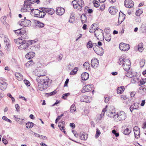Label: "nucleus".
I'll use <instances>...</instances> for the list:
<instances>
[{"instance_id": "obj_39", "label": "nucleus", "mask_w": 146, "mask_h": 146, "mask_svg": "<svg viewBox=\"0 0 146 146\" xmlns=\"http://www.w3.org/2000/svg\"><path fill=\"white\" fill-rule=\"evenodd\" d=\"M124 61V58L122 57V56H121L119 58L117 63L119 65L122 64V66H123V63Z\"/></svg>"}, {"instance_id": "obj_2", "label": "nucleus", "mask_w": 146, "mask_h": 146, "mask_svg": "<svg viewBox=\"0 0 146 146\" xmlns=\"http://www.w3.org/2000/svg\"><path fill=\"white\" fill-rule=\"evenodd\" d=\"M37 78H40V81L44 86L46 85V87L47 88L51 84L52 80L46 76H44L43 77H37Z\"/></svg>"}, {"instance_id": "obj_33", "label": "nucleus", "mask_w": 146, "mask_h": 146, "mask_svg": "<svg viewBox=\"0 0 146 146\" xmlns=\"http://www.w3.org/2000/svg\"><path fill=\"white\" fill-rule=\"evenodd\" d=\"M124 89L125 88L123 86L118 87L117 89V94H120L122 93L123 92Z\"/></svg>"}, {"instance_id": "obj_44", "label": "nucleus", "mask_w": 146, "mask_h": 146, "mask_svg": "<svg viewBox=\"0 0 146 146\" xmlns=\"http://www.w3.org/2000/svg\"><path fill=\"white\" fill-rule=\"evenodd\" d=\"M72 3L73 6V7L75 9H76L78 7V2L75 0L72 1Z\"/></svg>"}, {"instance_id": "obj_32", "label": "nucleus", "mask_w": 146, "mask_h": 146, "mask_svg": "<svg viewBox=\"0 0 146 146\" xmlns=\"http://www.w3.org/2000/svg\"><path fill=\"white\" fill-rule=\"evenodd\" d=\"M38 15L37 17L39 18H43L46 15L45 12L42 11H41L40 10V12L38 13Z\"/></svg>"}, {"instance_id": "obj_11", "label": "nucleus", "mask_w": 146, "mask_h": 146, "mask_svg": "<svg viewBox=\"0 0 146 146\" xmlns=\"http://www.w3.org/2000/svg\"><path fill=\"white\" fill-rule=\"evenodd\" d=\"M99 64V60L97 58L92 59L91 61V64L92 68H97Z\"/></svg>"}, {"instance_id": "obj_25", "label": "nucleus", "mask_w": 146, "mask_h": 146, "mask_svg": "<svg viewBox=\"0 0 146 146\" xmlns=\"http://www.w3.org/2000/svg\"><path fill=\"white\" fill-rule=\"evenodd\" d=\"M139 92L143 95L146 94V86H144L140 87L139 88Z\"/></svg>"}, {"instance_id": "obj_47", "label": "nucleus", "mask_w": 146, "mask_h": 146, "mask_svg": "<svg viewBox=\"0 0 146 146\" xmlns=\"http://www.w3.org/2000/svg\"><path fill=\"white\" fill-rule=\"evenodd\" d=\"M130 60L128 59H126L124 60V61L123 62V65H130Z\"/></svg>"}, {"instance_id": "obj_62", "label": "nucleus", "mask_w": 146, "mask_h": 146, "mask_svg": "<svg viewBox=\"0 0 146 146\" xmlns=\"http://www.w3.org/2000/svg\"><path fill=\"white\" fill-rule=\"evenodd\" d=\"M15 107L16 108V110L18 112L19 111V106L18 104H16L15 105Z\"/></svg>"}, {"instance_id": "obj_40", "label": "nucleus", "mask_w": 146, "mask_h": 146, "mask_svg": "<svg viewBox=\"0 0 146 146\" xmlns=\"http://www.w3.org/2000/svg\"><path fill=\"white\" fill-rule=\"evenodd\" d=\"M125 76L129 78H131L133 77V75L131 72L128 71L125 74Z\"/></svg>"}, {"instance_id": "obj_53", "label": "nucleus", "mask_w": 146, "mask_h": 146, "mask_svg": "<svg viewBox=\"0 0 146 146\" xmlns=\"http://www.w3.org/2000/svg\"><path fill=\"white\" fill-rule=\"evenodd\" d=\"M93 3L94 6L96 7H98L100 6V5L98 3V2L96 1H93Z\"/></svg>"}, {"instance_id": "obj_28", "label": "nucleus", "mask_w": 146, "mask_h": 146, "mask_svg": "<svg viewBox=\"0 0 146 146\" xmlns=\"http://www.w3.org/2000/svg\"><path fill=\"white\" fill-rule=\"evenodd\" d=\"M89 76V74L87 72L82 73L81 75L82 79L84 80H87Z\"/></svg>"}, {"instance_id": "obj_23", "label": "nucleus", "mask_w": 146, "mask_h": 146, "mask_svg": "<svg viewBox=\"0 0 146 146\" xmlns=\"http://www.w3.org/2000/svg\"><path fill=\"white\" fill-rule=\"evenodd\" d=\"M90 96H84L81 97L80 98V100L81 102H90V101L89 100V99L90 98Z\"/></svg>"}, {"instance_id": "obj_60", "label": "nucleus", "mask_w": 146, "mask_h": 146, "mask_svg": "<svg viewBox=\"0 0 146 146\" xmlns=\"http://www.w3.org/2000/svg\"><path fill=\"white\" fill-rule=\"evenodd\" d=\"M100 134V131L98 129H97V131H96V133L95 135L96 137H99Z\"/></svg>"}, {"instance_id": "obj_31", "label": "nucleus", "mask_w": 146, "mask_h": 146, "mask_svg": "<svg viewBox=\"0 0 146 146\" xmlns=\"http://www.w3.org/2000/svg\"><path fill=\"white\" fill-rule=\"evenodd\" d=\"M143 43L141 42L138 45V50L139 52H142V51H143L144 49V48L143 46Z\"/></svg>"}, {"instance_id": "obj_9", "label": "nucleus", "mask_w": 146, "mask_h": 146, "mask_svg": "<svg viewBox=\"0 0 146 146\" xmlns=\"http://www.w3.org/2000/svg\"><path fill=\"white\" fill-rule=\"evenodd\" d=\"M29 47L28 42L27 41H26L25 42H24V43H23L19 46L18 48L21 50H26L27 51H28V50L29 49H28Z\"/></svg>"}, {"instance_id": "obj_43", "label": "nucleus", "mask_w": 146, "mask_h": 146, "mask_svg": "<svg viewBox=\"0 0 146 146\" xmlns=\"http://www.w3.org/2000/svg\"><path fill=\"white\" fill-rule=\"evenodd\" d=\"M78 68L76 67L75 68L72 70V71H71V72H70V75H74L75 74L78 70Z\"/></svg>"}, {"instance_id": "obj_3", "label": "nucleus", "mask_w": 146, "mask_h": 146, "mask_svg": "<svg viewBox=\"0 0 146 146\" xmlns=\"http://www.w3.org/2000/svg\"><path fill=\"white\" fill-rule=\"evenodd\" d=\"M24 19L19 21L18 22V24L22 26L25 27L30 26L31 25V21L29 20L25 19V17Z\"/></svg>"}, {"instance_id": "obj_58", "label": "nucleus", "mask_w": 146, "mask_h": 146, "mask_svg": "<svg viewBox=\"0 0 146 146\" xmlns=\"http://www.w3.org/2000/svg\"><path fill=\"white\" fill-rule=\"evenodd\" d=\"M95 24H94L92 25V28L89 31L90 33H93V32L94 33V31H95V28H93V27L94 26V25Z\"/></svg>"}, {"instance_id": "obj_57", "label": "nucleus", "mask_w": 146, "mask_h": 146, "mask_svg": "<svg viewBox=\"0 0 146 146\" xmlns=\"http://www.w3.org/2000/svg\"><path fill=\"white\" fill-rule=\"evenodd\" d=\"M112 133L114 134L116 137H118L119 135V133H117L115 129L113 130L112 131Z\"/></svg>"}, {"instance_id": "obj_27", "label": "nucleus", "mask_w": 146, "mask_h": 146, "mask_svg": "<svg viewBox=\"0 0 146 146\" xmlns=\"http://www.w3.org/2000/svg\"><path fill=\"white\" fill-rule=\"evenodd\" d=\"M80 137L81 140H86L88 138V135L83 132H81L80 133Z\"/></svg>"}, {"instance_id": "obj_5", "label": "nucleus", "mask_w": 146, "mask_h": 146, "mask_svg": "<svg viewBox=\"0 0 146 146\" xmlns=\"http://www.w3.org/2000/svg\"><path fill=\"white\" fill-rule=\"evenodd\" d=\"M130 47L129 45L128 44L121 43L119 44V48L121 51H127L129 49Z\"/></svg>"}, {"instance_id": "obj_24", "label": "nucleus", "mask_w": 146, "mask_h": 146, "mask_svg": "<svg viewBox=\"0 0 146 146\" xmlns=\"http://www.w3.org/2000/svg\"><path fill=\"white\" fill-rule=\"evenodd\" d=\"M25 4L26 6V8L28 6H31V4L34 3H36L35 0H27L25 1Z\"/></svg>"}, {"instance_id": "obj_64", "label": "nucleus", "mask_w": 146, "mask_h": 146, "mask_svg": "<svg viewBox=\"0 0 146 146\" xmlns=\"http://www.w3.org/2000/svg\"><path fill=\"white\" fill-rule=\"evenodd\" d=\"M29 45H31L34 43H35L36 41H35V40H31L27 41Z\"/></svg>"}, {"instance_id": "obj_29", "label": "nucleus", "mask_w": 146, "mask_h": 146, "mask_svg": "<svg viewBox=\"0 0 146 146\" xmlns=\"http://www.w3.org/2000/svg\"><path fill=\"white\" fill-rule=\"evenodd\" d=\"M15 75L16 78L19 80L21 81L23 79V76L22 75L18 72L15 74Z\"/></svg>"}, {"instance_id": "obj_42", "label": "nucleus", "mask_w": 146, "mask_h": 146, "mask_svg": "<svg viewBox=\"0 0 146 146\" xmlns=\"http://www.w3.org/2000/svg\"><path fill=\"white\" fill-rule=\"evenodd\" d=\"M33 125L34 123H33L30 122H29L26 124V127L28 128L33 127Z\"/></svg>"}, {"instance_id": "obj_19", "label": "nucleus", "mask_w": 146, "mask_h": 146, "mask_svg": "<svg viewBox=\"0 0 146 146\" xmlns=\"http://www.w3.org/2000/svg\"><path fill=\"white\" fill-rule=\"evenodd\" d=\"M139 104L138 103H134L130 107V110L131 112L134 110L138 109L139 107Z\"/></svg>"}, {"instance_id": "obj_54", "label": "nucleus", "mask_w": 146, "mask_h": 146, "mask_svg": "<svg viewBox=\"0 0 146 146\" xmlns=\"http://www.w3.org/2000/svg\"><path fill=\"white\" fill-rule=\"evenodd\" d=\"M2 119L3 120H5L6 121L9 123H11L12 121L10 119L7 118L6 116H3L2 117Z\"/></svg>"}, {"instance_id": "obj_38", "label": "nucleus", "mask_w": 146, "mask_h": 146, "mask_svg": "<svg viewBox=\"0 0 146 146\" xmlns=\"http://www.w3.org/2000/svg\"><path fill=\"white\" fill-rule=\"evenodd\" d=\"M106 114L107 115L109 116L110 117H114V115H116L115 114V112H111V111H109V112H107L106 113Z\"/></svg>"}, {"instance_id": "obj_13", "label": "nucleus", "mask_w": 146, "mask_h": 146, "mask_svg": "<svg viewBox=\"0 0 146 146\" xmlns=\"http://www.w3.org/2000/svg\"><path fill=\"white\" fill-rule=\"evenodd\" d=\"M35 74L38 77H42L44 76H46L45 73L42 70H40L38 71V69H36L35 70Z\"/></svg>"}, {"instance_id": "obj_7", "label": "nucleus", "mask_w": 146, "mask_h": 146, "mask_svg": "<svg viewBox=\"0 0 146 146\" xmlns=\"http://www.w3.org/2000/svg\"><path fill=\"white\" fill-rule=\"evenodd\" d=\"M135 137L138 139L140 136V129L137 126H135L133 128Z\"/></svg>"}, {"instance_id": "obj_15", "label": "nucleus", "mask_w": 146, "mask_h": 146, "mask_svg": "<svg viewBox=\"0 0 146 146\" xmlns=\"http://www.w3.org/2000/svg\"><path fill=\"white\" fill-rule=\"evenodd\" d=\"M125 15L122 12H120L119 13L118 17V23L119 24H121L124 20Z\"/></svg>"}, {"instance_id": "obj_18", "label": "nucleus", "mask_w": 146, "mask_h": 146, "mask_svg": "<svg viewBox=\"0 0 146 146\" xmlns=\"http://www.w3.org/2000/svg\"><path fill=\"white\" fill-rule=\"evenodd\" d=\"M109 13L112 15H115L117 12V10L114 6L110 7L109 9Z\"/></svg>"}, {"instance_id": "obj_17", "label": "nucleus", "mask_w": 146, "mask_h": 146, "mask_svg": "<svg viewBox=\"0 0 146 146\" xmlns=\"http://www.w3.org/2000/svg\"><path fill=\"white\" fill-rule=\"evenodd\" d=\"M87 47L88 48H91L92 47H97V48H99V46L97 45L96 43H92L91 41H89L87 43Z\"/></svg>"}, {"instance_id": "obj_10", "label": "nucleus", "mask_w": 146, "mask_h": 146, "mask_svg": "<svg viewBox=\"0 0 146 146\" xmlns=\"http://www.w3.org/2000/svg\"><path fill=\"white\" fill-rule=\"evenodd\" d=\"M134 3L132 0H125V5L127 8H131L134 5Z\"/></svg>"}, {"instance_id": "obj_37", "label": "nucleus", "mask_w": 146, "mask_h": 146, "mask_svg": "<svg viewBox=\"0 0 146 146\" xmlns=\"http://www.w3.org/2000/svg\"><path fill=\"white\" fill-rule=\"evenodd\" d=\"M83 66L86 70H89L90 64L88 62H86L84 64Z\"/></svg>"}, {"instance_id": "obj_49", "label": "nucleus", "mask_w": 146, "mask_h": 146, "mask_svg": "<svg viewBox=\"0 0 146 146\" xmlns=\"http://www.w3.org/2000/svg\"><path fill=\"white\" fill-rule=\"evenodd\" d=\"M122 66H123L124 69L125 71H127V70H129L130 68V65H123Z\"/></svg>"}, {"instance_id": "obj_63", "label": "nucleus", "mask_w": 146, "mask_h": 146, "mask_svg": "<svg viewBox=\"0 0 146 146\" xmlns=\"http://www.w3.org/2000/svg\"><path fill=\"white\" fill-rule=\"evenodd\" d=\"M70 93H66L65 94L63 95V96L62 97V98L64 99H66V98L67 97L70 95Z\"/></svg>"}, {"instance_id": "obj_4", "label": "nucleus", "mask_w": 146, "mask_h": 146, "mask_svg": "<svg viewBox=\"0 0 146 146\" xmlns=\"http://www.w3.org/2000/svg\"><path fill=\"white\" fill-rule=\"evenodd\" d=\"M36 80L37 81V89L39 90L42 91L46 90L47 88L46 87V85L44 86L40 81V78H36Z\"/></svg>"}, {"instance_id": "obj_26", "label": "nucleus", "mask_w": 146, "mask_h": 146, "mask_svg": "<svg viewBox=\"0 0 146 146\" xmlns=\"http://www.w3.org/2000/svg\"><path fill=\"white\" fill-rule=\"evenodd\" d=\"M35 55V54L33 52H30L28 53L25 56V57L27 59H30L33 58Z\"/></svg>"}, {"instance_id": "obj_56", "label": "nucleus", "mask_w": 146, "mask_h": 146, "mask_svg": "<svg viewBox=\"0 0 146 146\" xmlns=\"http://www.w3.org/2000/svg\"><path fill=\"white\" fill-rule=\"evenodd\" d=\"M145 64V60H141L140 62V65L141 67H143Z\"/></svg>"}, {"instance_id": "obj_6", "label": "nucleus", "mask_w": 146, "mask_h": 146, "mask_svg": "<svg viewBox=\"0 0 146 146\" xmlns=\"http://www.w3.org/2000/svg\"><path fill=\"white\" fill-rule=\"evenodd\" d=\"M94 86L92 84L86 85L83 88L81 92L83 93L90 91L92 89V88Z\"/></svg>"}, {"instance_id": "obj_45", "label": "nucleus", "mask_w": 146, "mask_h": 146, "mask_svg": "<svg viewBox=\"0 0 146 146\" xmlns=\"http://www.w3.org/2000/svg\"><path fill=\"white\" fill-rule=\"evenodd\" d=\"M131 132V130L130 129L127 128L125 129L124 131V133L125 135H128Z\"/></svg>"}, {"instance_id": "obj_30", "label": "nucleus", "mask_w": 146, "mask_h": 146, "mask_svg": "<svg viewBox=\"0 0 146 146\" xmlns=\"http://www.w3.org/2000/svg\"><path fill=\"white\" fill-rule=\"evenodd\" d=\"M26 41L24 39L21 38H18L17 40V44H21L24 42H25Z\"/></svg>"}, {"instance_id": "obj_48", "label": "nucleus", "mask_w": 146, "mask_h": 146, "mask_svg": "<svg viewBox=\"0 0 146 146\" xmlns=\"http://www.w3.org/2000/svg\"><path fill=\"white\" fill-rule=\"evenodd\" d=\"M58 127L61 130L63 131L64 133L66 134V131H65L64 127L63 126V125H61V124H58Z\"/></svg>"}, {"instance_id": "obj_8", "label": "nucleus", "mask_w": 146, "mask_h": 146, "mask_svg": "<svg viewBox=\"0 0 146 146\" xmlns=\"http://www.w3.org/2000/svg\"><path fill=\"white\" fill-rule=\"evenodd\" d=\"M93 49L96 54L100 56L102 55L104 53V51L103 48L99 46L98 48L97 47H93Z\"/></svg>"}, {"instance_id": "obj_51", "label": "nucleus", "mask_w": 146, "mask_h": 146, "mask_svg": "<svg viewBox=\"0 0 146 146\" xmlns=\"http://www.w3.org/2000/svg\"><path fill=\"white\" fill-rule=\"evenodd\" d=\"M143 13L142 10L139 9L136 12V15L138 16H139Z\"/></svg>"}, {"instance_id": "obj_41", "label": "nucleus", "mask_w": 146, "mask_h": 146, "mask_svg": "<svg viewBox=\"0 0 146 146\" xmlns=\"http://www.w3.org/2000/svg\"><path fill=\"white\" fill-rule=\"evenodd\" d=\"M36 26L38 27L39 28H42L44 26V24L40 22L37 21V23H36Z\"/></svg>"}, {"instance_id": "obj_35", "label": "nucleus", "mask_w": 146, "mask_h": 146, "mask_svg": "<svg viewBox=\"0 0 146 146\" xmlns=\"http://www.w3.org/2000/svg\"><path fill=\"white\" fill-rule=\"evenodd\" d=\"M34 64V62L32 60H31L28 61L26 64V66L27 67H29V66L33 65Z\"/></svg>"}, {"instance_id": "obj_20", "label": "nucleus", "mask_w": 146, "mask_h": 146, "mask_svg": "<svg viewBox=\"0 0 146 146\" xmlns=\"http://www.w3.org/2000/svg\"><path fill=\"white\" fill-rule=\"evenodd\" d=\"M7 86V84L6 82L3 81H0V86L1 90H5Z\"/></svg>"}, {"instance_id": "obj_46", "label": "nucleus", "mask_w": 146, "mask_h": 146, "mask_svg": "<svg viewBox=\"0 0 146 146\" xmlns=\"http://www.w3.org/2000/svg\"><path fill=\"white\" fill-rule=\"evenodd\" d=\"M78 6H79L81 9L84 4V1L82 0H79L78 1Z\"/></svg>"}, {"instance_id": "obj_16", "label": "nucleus", "mask_w": 146, "mask_h": 146, "mask_svg": "<svg viewBox=\"0 0 146 146\" xmlns=\"http://www.w3.org/2000/svg\"><path fill=\"white\" fill-rule=\"evenodd\" d=\"M103 34V31L100 29L96 28L94 31V35L97 37L100 35H102Z\"/></svg>"}, {"instance_id": "obj_61", "label": "nucleus", "mask_w": 146, "mask_h": 146, "mask_svg": "<svg viewBox=\"0 0 146 146\" xmlns=\"http://www.w3.org/2000/svg\"><path fill=\"white\" fill-rule=\"evenodd\" d=\"M141 28L142 29V31L143 32H146L145 30H146V26L145 25H143L141 26Z\"/></svg>"}, {"instance_id": "obj_1", "label": "nucleus", "mask_w": 146, "mask_h": 146, "mask_svg": "<svg viewBox=\"0 0 146 146\" xmlns=\"http://www.w3.org/2000/svg\"><path fill=\"white\" fill-rule=\"evenodd\" d=\"M114 119L117 122L124 120L126 118V115L123 111H121L114 115Z\"/></svg>"}, {"instance_id": "obj_52", "label": "nucleus", "mask_w": 146, "mask_h": 146, "mask_svg": "<svg viewBox=\"0 0 146 146\" xmlns=\"http://www.w3.org/2000/svg\"><path fill=\"white\" fill-rule=\"evenodd\" d=\"M107 107V106H106V108L103 110L101 113L100 115L101 117H103L104 115V114L105 112L106 111V108Z\"/></svg>"}, {"instance_id": "obj_22", "label": "nucleus", "mask_w": 146, "mask_h": 146, "mask_svg": "<svg viewBox=\"0 0 146 146\" xmlns=\"http://www.w3.org/2000/svg\"><path fill=\"white\" fill-rule=\"evenodd\" d=\"M31 14L33 15H34L36 17H38L40 10L37 9H31Z\"/></svg>"}, {"instance_id": "obj_55", "label": "nucleus", "mask_w": 146, "mask_h": 146, "mask_svg": "<svg viewBox=\"0 0 146 146\" xmlns=\"http://www.w3.org/2000/svg\"><path fill=\"white\" fill-rule=\"evenodd\" d=\"M14 31L17 35H21V29H19L17 30H15Z\"/></svg>"}, {"instance_id": "obj_14", "label": "nucleus", "mask_w": 146, "mask_h": 146, "mask_svg": "<svg viewBox=\"0 0 146 146\" xmlns=\"http://www.w3.org/2000/svg\"><path fill=\"white\" fill-rule=\"evenodd\" d=\"M65 12V9L62 7H58L56 10V13L59 15L61 16L63 15Z\"/></svg>"}, {"instance_id": "obj_21", "label": "nucleus", "mask_w": 146, "mask_h": 146, "mask_svg": "<svg viewBox=\"0 0 146 146\" xmlns=\"http://www.w3.org/2000/svg\"><path fill=\"white\" fill-rule=\"evenodd\" d=\"M4 40L6 45V48L8 49L9 47L10 41L7 37L5 36L4 37Z\"/></svg>"}, {"instance_id": "obj_36", "label": "nucleus", "mask_w": 146, "mask_h": 146, "mask_svg": "<svg viewBox=\"0 0 146 146\" xmlns=\"http://www.w3.org/2000/svg\"><path fill=\"white\" fill-rule=\"evenodd\" d=\"M70 111L71 113H73L76 111L75 106L74 104L72 105L70 107Z\"/></svg>"}, {"instance_id": "obj_50", "label": "nucleus", "mask_w": 146, "mask_h": 146, "mask_svg": "<svg viewBox=\"0 0 146 146\" xmlns=\"http://www.w3.org/2000/svg\"><path fill=\"white\" fill-rule=\"evenodd\" d=\"M105 39L108 42H109L111 39V35L110 34H108L105 36Z\"/></svg>"}, {"instance_id": "obj_34", "label": "nucleus", "mask_w": 146, "mask_h": 146, "mask_svg": "<svg viewBox=\"0 0 146 146\" xmlns=\"http://www.w3.org/2000/svg\"><path fill=\"white\" fill-rule=\"evenodd\" d=\"M81 19L82 23H84L86 20V17L84 14H82L81 16Z\"/></svg>"}, {"instance_id": "obj_59", "label": "nucleus", "mask_w": 146, "mask_h": 146, "mask_svg": "<svg viewBox=\"0 0 146 146\" xmlns=\"http://www.w3.org/2000/svg\"><path fill=\"white\" fill-rule=\"evenodd\" d=\"M24 82L25 84L27 86H30V82L27 80H24Z\"/></svg>"}, {"instance_id": "obj_12", "label": "nucleus", "mask_w": 146, "mask_h": 146, "mask_svg": "<svg viewBox=\"0 0 146 146\" xmlns=\"http://www.w3.org/2000/svg\"><path fill=\"white\" fill-rule=\"evenodd\" d=\"M42 11H44L45 13H48L50 15H52L54 12V10L51 8H46L44 7L41 8Z\"/></svg>"}]
</instances>
